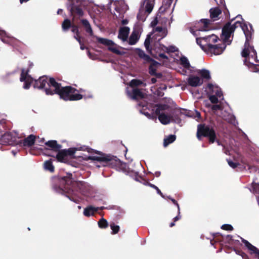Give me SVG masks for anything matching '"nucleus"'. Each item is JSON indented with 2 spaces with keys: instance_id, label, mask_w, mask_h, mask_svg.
Returning a JSON list of instances; mask_svg holds the SVG:
<instances>
[{
  "instance_id": "nucleus-42",
  "label": "nucleus",
  "mask_w": 259,
  "mask_h": 259,
  "mask_svg": "<svg viewBox=\"0 0 259 259\" xmlns=\"http://www.w3.org/2000/svg\"><path fill=\"white\" fill-rule=\"evenodd\" d=\"M154 0H148L146 2L145 6L146 11L148 13H150L153 8V2Z\"/></svg>"
},
{
  "instance_id": "nucleus-38",
  "label": "nucleus",
  "mask_w": 259,
  "mask_h": 259,
  "mask_svg": "<svg viewBox=\"0 0 259 259\" xmlns=\"http://www.w3.org/2000/svg\"><path fill=\"white\" fill-rule=\"evenodd\" d=\"M143 85L144 87L146 86V83H144L141 80L138 79H133L130 82V85L132 87H137Z\"/></svg>"
},
{
  "instance_id": "nucleus-47",
  "label": "nucleus",
  "mask_w": 259,
  "mask_h": 259,
  "mask_svg": "<svg viewBox=\"0 0 259 259\" xmlns=\"http://www.w3.org/2000/svg\"><path fill=\"white\" fill-rule=\"evenodd\" d=\"M221 229L227 231H232L233 230V227L230 224H224L222 226Z\"/></svg>"
},
{
  "instance_id": "nucleus-37",
  "label": "nucleus",
  "mask_w": 259,
  "mask_h": 259,
  "mask_svg": "<svg viewBox=\"0 0 259 259\" xmlns=\"http://www.w3.org/2000/svg\"><path fill=\"white\" fill-rule=\"evenodd\" d=\"M217 4L220 6H223V8H225V10H224V13L225 15H226V18H229L230 17V14L228 10L227 9V7L225 5V0H214Z\"/></svg>"
},
{
  "instance_id": "nucleus-25",
  "label": "nucleus",
  "mask_w": 259,
  "mask_h": 259,
  "mask_svg": "<svg viewBox=\"0 0 259 259\" xmlns=\"http://www.w3.org/2000/svg\"><path fill=\"white\" fill-rule=\"evenodd\" d=\"M45 145L50 148L54 152H57L62 147V145L58 144L56 140L48 141L45 143Z\"/></svg>"
},
{
  "instance_id": "nucleus-61",
  "label": "nucleus",
  "mask_w": 259,
  "mask_h": 259,
  "mask_svg": "<svg viewBox=\"0 0 259 259\" xmlns=\"http://www.w3.org/2000/svg\"><path fill=\"white\" fill-rule=\"evenodd\" d=\"M216 96L221 97L222 96H223V93L221 91H217V92L215 93Z\"/></svg>"
},
{
  "instance_id": "nucleus-50",
  "label": "nucleus",
  "mask_w": 259,
  "mask_h": 259,
  "mask_svg": "<svg viewBox=\"0 0 259 259\" xmlns=\"http://www.w3.org/2000/svg\"><path fill=\"white\" fill-rule=\"evenodd\" d=\"M228 163L230 167L233 168L237 167L239 165L238 163L234 162L230 160H228Z\"/></svg>"
},
{
  "instance_id": "nucleus-12",
  "label": "nucleus",
  "mask_w": 259,
  "mask_h": 259,
  "mask_svg": "<svg viewBox=\"0 0 259 259\" xmlns=\"http://www.w3.org/2000/svg\"><path fill=\"white\" fill-rule=\"evenodd\" d=\"M235 20L232 18L229 21L227 22L222 28V35L224 36V39L225 41H228L231 36L233 35L235 30L231 26V23Z\"/></svg>"
},
{
  "instance_id": "nucleus-60",
  "label": "nucleus",
  "mask_w": 259,
  "mask_h": 259,
  "mask_svg": "<svg viewBox=\"0 0 259 259\" xmlns=\"http://www.w3.org/2000/svg\"><path fill=\"white\" fill-rule=\"evenodd\" d=\"M157 22H158V21H157V19H156L155 20H154V21H153L151 22V26L153 27H155L157 25Z\"/></svg>"
},
{
  "instance_id": "nucleus-36",
  "label": "nucleus",
  "mask_w": 259,
  "mask_h": 259,
  "mask_svg": "<svg viewBox=\"0 0 259 259\" xmlns=\"http://www.w3.org/2000/svg\"><path fill=\"white\" fill-rule=\"evenodd\" d=\"M176 139V136L174 135H170L164 139L163 146L166 147L169 144L174 142Z\"/></svg>"
},
{
  "instance_id": "nucleus-33",
  "label": "nucleus",
  "mask_w": 259,
  "mask_h": 259,
  "mask_svg": "<svg viewBox=\"0 0 259 259\" xmlns=\"http://www.w3.org/2000/svg\"><path fill=\"white\" fill-rule=\"evenodd\" d=\"M153 33L150 32L148 35H147L146 38L145 40L144 46L147 50V51L151 53L152 48L150 47V40L151 39V36L152 35Z\"/></svg>"
},
{
  "instance_id": "nucleus-27",
  "label": "nucleus",
  "mask_w": 259,
  "mask_h": 259,
  "mask_svg": "<svg viewBox=\"0 0 259 259\" xmlns=\"http://www.w3.org/2000/svg\"><path fill=\"white\" fill-rule=\"evenodd\" d=\"M98 207H95L92 205L88 206L84 209L83 214L86 217L94 215L98 210Z\"/></svg>"
},
{
  "instance_id": "nucleus-44",
  "label": "nucleus",
  "mask_w": 259,
  "mask_h": 259,
  "mask_svg": "<svg viewBox=\"0 0 259 259\" xmlns=\"http://www.w3.org/2000/svg\"><path fill=\"white\" fill-rule=\"evenodd\" d=\"M110 226L112 230V234H116L119 232L120 227L118 225H115L114 223H111Z\"/></svg>"
},
{
  "instance_id": "nucleus-53",
  "label": "nucleus",
  "mask_w": 259,
  "mask_h": 259,
  "mask_svg": "<svg viewBox=\"0 0 259 259\" xmlns=\"http://www.w3.org/2000/svg\"><path fill=\"white\" fill-rule=\"evenodd\" d=\"M169 199H170V200L171 201V202L175 205H177V207H178V211H179L180 210V206H179V204H178V203L177 202V201L173 199V198H170L169 197H168Z\"/></svg>"
},
{
  "instance_id": "nucleus-35",
  "label": "nucleus",
  "mask_w": 259,
  "mask_h": 259,
  "mask_svg": "<svg viewBox=\"0 0 259 259\" xmlns=\"http://www.w3.org/2000/svg\"><path fill=\"white\" fill-rule=\"evenodd\" d=\"M173 0H163L162 5L159 9V10L163 12L166 11L170 8Z\"/></svg>"
},
{
  "instance_id": "nucleus-39",
  "label": "nucleus",
  "mask_w": 259,
  "mask_h": 259,
  "mask_svg": "<svg viewBox=\"0 0 259 259\" xmlns=\"http://www.w3.org/2000/svg\"><path fill=\"white\" fill-rule=\"evenodd\" d=\"M180 61L181 65H182L185 68L188 69L190 68L191 66L190 64L187 57L182 56L180 58Z\"/></svg>"
},
{
  "instance_id": "nucleus-46",
  "label": "nucleus",
  "mask_w": 259,
  "mask_h": 259,
  "mask_svg": "<svg viewBox=\"0 0 259 259\" xmlns=\"http://www.w3.org/2000/svg\"><path fill=\"white\" fill-rule=\"evenodd\" d=\"M71 28V31L75 33V35H77L78 34H79V27L77 25L74 23L72 24Z\"/></svg>"
},
{
  "instance_id": "nucleus-34",
  "label": "nucleus",
  "mask_w": 259,
  "mask_h": 259,
  "mask_svg": "<svg viewBox=\"0 0 259 259\" xmlns=\"http://www.w3.org/2000/svg\"><path fill=\"white\" fill-rule=\"evenodd\" d=\"M197 72L203 79L209 80L211 78L210 72L208 70L203 69L199 70Z\"/></svg>"
},
{
  "instance_id": "nucleus-6",
  "label": "nucleus",
  "mask_w": 259,
  "mask_h": 259,
  "mask_svg": "<svg viewBox=\"0 0 259 259\" xmlns=\"http://www.w3.org/2000/svg\"><path fill=\"white\" fill-rule=\"evenodd\" d=\"M245 42L244 44V48L243 49L241 52V55L243 57L245 58L248 60L247 58H248V60H249V54L253 53L255 59L256 60V62L257 63L259 61L257 59V53L256 51L254 50L253 46H251L250 45V41L252 39V35L250 34H247L246 37H245Z\"/></svg>"
},
{
  "instance_id": "nucleus-20",
  "label": "nucleus",
  "mask_w": 259,
  "mask_h": 259,
  "mask_svg": "<svg viewBox=\"0 0 259 259\" xmlns=\"http://www.w3.org/2000/svg\"><path fill=\"white\" fill-rule=\"evenodd\" d=\"M210 18L212 21L218 20L220 18V15L222 14V10L219 7L211 8L209 11Z\"/></svg>"
},
{
  "instance_id": "nucleus-31",
  "label": "nucleus",
  "mask_w": 259,
  "mask_h": 259,
  "mask_svg": "<svg viewBox=\"0 0 259 259\" xmlns=\"http://www.w3.org/2000/svg\"><path fill=\"white\" fill-rule=\"evenodd\" d=\"M139 37L138 36V33L135 31L132 32L130 35L128 39V44L130 45H134L137 43Z\"/></svg>"
},
{
  "instance_id": "nucleus-57",
  "label": "nucleus",
  "mask_w": 259,
  "mask_h": 259,
  "mask_svg": "<svg viewBox=\"0 0 259 259\" xmlns=\"http://www.w3.org/2000/svg\"><path fill=\"white\" fill-rule=\"evenodd\" d=\"M180 212L179 211H178V215L177 216H176V217H175L174 219V222L178 221V220H179L181 219V216L180 215Z\"/></svg>"
},
{
  "instance_id": "nucleus-14",
  "label": "nucleus",
  "mask_w": 259,
  "mask_h": 259,
  "mask_svg": "<svg viewBox=\"0 0 259 259\" xmlns=\"http://www.w3.org/2000/svg\"><path fill=\"white\" fill-rule=\"evenodd\" d=\"M201 39L203 40L206 43L205 46H204L205 49L207 48V46L208 44H212V43H215L216 42H217L218 40H220L219 37L214 34H211L206 36L205 37L197 38L196 42L198 45L200 46H201L200 44Z\"/></svg>"
},
{
  "instance_id": "nucleus-28",
  "label": "nucleus",
  "mask_w": 259,
  "mask_h": 259,
  "mask_svg": "<svg viewBox=\"0 0 259 259\" xmlns=\"http://www.w3.org/2000/svg\"><path fill=\"white\" fill-rule=\"evenodd\" d=\"M244 63L245 65L248 66L251 71L254 72H259V65L254 64L253 63L250 62L249 60H247L246 59H245L244 60Z\"/></svg>"
},
{
  "instance_id": "nucleus-62",
  "label": "nucleus",
  "mask_w": 259,
  "mask_h": 259,
  "mask_svg": "<svg viewBox=\"0 0 259 259\" xmlns=\"http://www.w3.org/2000/svg\"><path fill=\"white\" fill-rule=\"evenodd\" d=\"M234 250H235V251L236 253V254H238V255H240L241 254V253L242 252V251L241 250H239V249H235Z\"/></svg>"
},
{
  "instance_id": "nucleus-4",
  "label": "nucleus",
  "mask_w": 259,
  "mask_h": 259,
  "mask_svg": "<svg viewBox=\"0 0 259 259\" xmlns=\"http://www.w3.org/2000/svg\"><path fill=\"white\" fill-rule=\"evenodd\" d=\"M216 132L211 126L205 123L197 125L196 137L199 140L203 137L207 138L210 144H213L216 140Z\"/></svg>"
},
{
  "instance_id": "nucleus-59",
  "label": "nucleus",
  "mask_w": 259,
  "mask_h": 259,
  "mask_svg": "<svg viewBox=\"0 0 259 259\" xmlns=\"http://www.w3.org/2000/svg\"><path fill=\"white\" fill-rule=\"evenodd\" d=\"M240 255L241 256L243 259H248V255L243 251Z\"/></svg>"
},
{
  "instance_id": "nucleus-48",
  "label": "nucleus",
  "mask_w": 259,
  "mask_h": 259,
  "mask_svg": "<svg viewBox=\"0 0 259 259\" xmlns=\"http://www.w3.org/2000/svg\"><path fill=\"white\" fill-rule=\"evenodd\" d=\"M210 102L213 104H217L218 103L219 100L218 97L215 95H211L209 97Z\"/></svg>"
},
{
  "instance_id": "nucleus-17",
  "label": "nucleus",
  "mask_w": 259,
  "mask_h": 259,
  "mask_svg": "<svg viewBox=\"0 0 259 259\" xmlns=\"http://www.w3.org/2000/svg\"><path fill=\"white\" fill-rule=\"evenodd\" d=\"M128 96L133 100H139L144 98L145 95L141 90L136 88L132 90V93L128 92Z\"/></svg>"
},
{
  "instance_id": "nucleus-26",
  "label": "nucleus",
  "mask_w": 259,
  "mask_h": 259,
  "mask_svg": "<svg viewBox=\"0 0 259 259\" xmlns=\"http://www.w3.org/2000/svg\"><path fill=\"white\" fill-rule=\"evenodd\" d=\"M157 115L158 116V119L160 122L164 125L168 124L170 120L173 119V116L171 115H166L163 113L159 114Z\"/></svg>"
},
{
  "instance_id": "nucleus-9",
  "label": "nucleus",
  "mask_w": 259,
  "mask_h": 259,
  "mask_svg": "<svg viewBox=\"0 0 259 259\" xmlns=\"http://www.w3.org/2000/svg\"><path fill=\"white\" fill-rule=\"evenodd\" d=\"M226 45L224 42L218 45L208 44L206 48L201 46V48L208 53L213 54L214 55L221 54L225 50Z\"/></svg>"
},
{
  "instance_id": "nucleus-32",
  "label": "nucleus",
  "mask_w": 259,
  "mask_h": 259,
  "mask_svg": "<svg viewBox=\"0 0 259 259\" xmlns=\"http://www.w3.org/2000/svg\"><path fill=\"white\" fill-rule=\"evenodd\" d=\"M44 166L46 170H47L51 172H53L55 171V167L53 165V160L52 159L45 161Z\"/></svg>"
},
{
  "instance_id": "nucleus-29",
  "label": "nucleus",
  "mask_w": 259,
  "mask_h": 259,
  "mask_svg": "<svg viewBox=\"0 0 259 259\" xmlns=\"http://www.w3.org/2000/svg\"><path fill=\"white\" fill-rule=\"evenodd\" d=\"M154 107H156V108L155 110V114L156 115H158L159 114H161V111H165L168 110L170 108L169 106L167 104H156L154 105Z\"/></svg>"
},
{
  "instance_id": "nucleus-24",
  "label": "nucleus",
  "mask_w": 259,
  "mask_h": 259,
  "mask_svg": "<svg viewBox=\"0 0 259 259\" xmlns=\"http://www.w3.org/2000/svg\"><path fill=\"white\" fill-rule=\"evenodd\" d=\"M137 54L141 59L144 60V63H150L154 60L140 49H137Z\"/></svg>"
},
{
  "instance_id": "nucleus-64",
  "label": "nucleus",
  "mask_w": 259,
  "mask_h": 259,
  "mask_svg": "<svg viewBox=\"0 0 259 259\" xmlns=\"http://www.w3.org/2000/svg\"><path fill=\"white\" fill-rule=\"evenodd\" d=\"M161 175V173L160 171H156L154 174V175L155 176H156V177H158L160 176Z\"/></svg>"
},
{
  "instance_id": "nucleus-56",
  "label": "nucleus",
  "mask_w": 259,
  "mask_h": 259,
  "mask_svg": "<svg viewBox=\"0 0 259 259\" xmlns=\"http://www.w3.org/2000/svg\"><path fill=\"white\" fill-rule=\"evenodd\" d=\"M158 56L160 58L165 59H168V57L164 53H159Z\"/></svg>"
},
{
  "instance_id": "nucleus-16",
  "label": "nucleus",
  "mask_w": 259,
  "mask_h": 259,
  "mask_svg": "<svg viewBox=\"0 0 259 259\" xmlns=\"http://www.w3.org/2000/svg\"><path fill=\"white\" fill-rule=\"evenodd\" d=\"M3 140L6 143L10 145L18 144L16 138L10 132H7L3 136Z\"/></svg>"
},
{
  "instance_id": "nucleus-55",
  "label": "nucleus",
  "mask_w": 259,
  "mask_h": 259,
  "mask_svg": "<svg viewBox=\"0 0 259 259\" xmlns=\"http://www.w3.org/2000/svg\"><path fill=\"white\" fill-rule=\"evenodd\" d=\"M74 38L79 43V44H81V37L79 34H78L77 35H75L74 36Z\"/></svg>"
},
{
  "instance_id": "nucleus-3",
  "label": "nucleus",
  "mask_w": 259,
  "mask_h": 259,
  "mask_svg": "<svg viewBox=\"0 0 259 259\" xmlns=\"http://www.w3.org/2000/svg\"><path fill=\"white\" fill-rule=\"evenodd\" d=\"M74 181L72 175L67 173L64 177L56 176L52 178L53 189L57 192L61 194L69 193Z\"/></svg>"
},
{
  "instance_id": "nucleus-19",
  "label": "nucleus",
  "mask_w": 259,
  "mask_h": 259,
  "mask_svg": "<svg viewBox=\"0 0 259 259\" xmlns=\"http://www.w3.org/2000/svg\"><path fill=\"white\" fill-rule=\"evenodd\" d=\"M211 20L208 19H202L198 22L200 28L198 29L199 31H207L210 28Z\"/></svg>"
},
{
  "instance_id": "nucleus-63",
  "label": "nucleus",
  "mask_w": 259,
  "mask_h": 259,
  "mask_svg": "<svg viewBox=\"0 0 259 259\" xmlns=\"http://www.w3.org/2000/svg\"><path fill=\"white\" fill-rule=\"evenodd\" d=\"M207 87L210 90H211L213 89V85L211 83H208L207 85Z\"/></svg>"
},
{
  "instance_id": "nucleus-30",
  "label": "nucleus",
  "mask_w": 259,
  "mask_h": 259,
  "mask_svg": "<svg viewBox=\"0 0 259 259\" xmlns=\"http://www.w3.org/2000/svg\"><path fill=\"white\" fill-rule=\"evenodd\" d=\"M159 65L160 63L155 60L150 62V65L149 67V73L151 75L153 76V74H155V72H156V68Z\"/></svg>"
},
{
  "instance_id": "nucleus-49",
  "label": "nucleus",
  "mask_w": 259,
  "mask_h": 259,
  "mask_svg": "<svg viewBox=\"0 0 259 259\" xmlns=\"http://www.w3.org/2000/svg\"><path fill=\"white\" fill-rule=\"evenodd\" d=\"M211 110L214 112L218 110H222V107L221 105L219 104L213 105L211 107Z\"/></svg>"
},
{
  "instance_id": "nucleus-54",
  "label": "nucleus",
  "mask_w": 259,
  "mask_h": 259,
  "mask_svg": "<svg viewBox=\"0 0 259 259\" xmlns=\"http://www.w3.org/2000/svg\"><path fill=\"white\" fill-rule=\"evenodd\" d=\"M162 31V27L160 26H158L155 28H154L153 30V32H152L153 33L155 32H160Z\"/></svg>"
},
{
  "instance_id": "nucleus-40",
  "label": "nucleus",
  "mask_w": 259,
  "mask_h": 259,
  "mask_svg": "<svg viewBox=\"0 0 259 259\" xmlns=\"http://www.w3.org/2000/svg\"><path fill=\"white\" fill-rule=\"evenodd\" d=\"M72 25L71 21L68 19H65L62 24V28L64 31H67Z\"/></svg>"
},
{
  "instance_id": "nucleus-52",
  "label": "nucleus",
  "mask_w": 259,
  "mask_h": 259,
  "mask_svg": "<svg viewBox=\"0 0 259 259\" xmlns=\"http://www.w3.org/2000/svg\"><path fill=\"white\" fill-rule=\"evenodd\" d=\"M6 35V32L4 30H0V39L4 41L3 38Z\"/></svg>"
},
{
  "instance_id": "nucleus-58",
  "label": "nucleus",
  "mask_w": 259,
  "mask_h": 259,
  "mask_svg": "<svg viewBox=\"0 0 259 259\" xmlns=\"http://www.w3.org/2000/svg\"><path fill=\"white\" fill-rule=\"evenodd\" d=\"M153 76H156L157 78H161V77H162V73H160V72H158V73H157V72H155V74H153Z\"/></svg>"
},
{
  "instance_id": "nucleus-15",
  "label": "nucleus",
  "mask_w": 259,
  "mask_h": 259,
  "mask_svg": "<svg viewBox=\"0 0 259 259\" xmlns=\"http://www.w3.org/2000/svg\"><path fill=\"white\" fill-rule=\"evenodd\" d=\"M36 137L31 134L22 140L18 141V145L24 147H31L34 144Z\"/></svg>"
},
{
  "instance_id": "nucleus-23",
  "label": "nucleus",
  "mask_w": 259,
  "mask_h": 259,
  "mask_svg": "<svg viewBox=\"0 0 259 259\" xmlns=\"http://www.w3.org/2000/svg\"><path fill=\"white\" fill-rule=\"evenodd\" d=\"M79 20L80 21L81 24L84 27L85 32L88 33L90 36H93L94 32L89 21L85 19L82 18Z\"/></svg>"
},
{
  "instance_id": "nucleus-2",
  "label": "nucleus",
  "mask_w": 259,
  "mask_h": 259,
  "mask_svg": "<svg viewBox=\"0 0 259 259\" xmlns=\"http://www.w3.org/2000/svg\"><path fill=\"white\" fill-rule=\"evenodd\" d=\"M94 153L100 155V156H90V159L102 162L104 163V166H108L124 172H128L126 164L122 162L117 157L104 154L97 150H95Z\"/></svg>"
},
{
  "instance_id": "nucleus-13",
  "label": "nucleus",
  "mask_w": 259,
  "mask_h": 259,
  "mask_svg": "<svg viewBox=\"0 0 259 259\" xmlns=\"http://www.w3.org/2000/svg\"><path fill=\"white\" fill-rule=\"evenodd\" d=\"M249 25L250 29H249L248 26L245 22L242 23L240 21H237L233 25H231L232 27L235 30L237 27L240 26L242 28V30L243 31L245 37H246L247 34H250L251 35H252L254 31L251 24H249Z\"/></svg>"
},
{
  "instance_id": "nucleus-8",
  "label": "nucleus",
  "mask_w": 259,
  "mask_h": 259,
  "mask_svg": "<svg viewBox=\"0 0 259 259\" xmlns=\"http://www.w3.org/2000/svg\"><path fill=\"white\" fill-rule=\"evenodd\" d=\"M138 106L139 107H141V109H139L141 113L150 119L154 118V106L153 104L145 102H141L138 103Z\"/></svg>"
},
{
  "instance_id": "nucleus-11",
  "label": "nucleus",
  "mask_w": 259,
  "mask_h": 259,
  "mask_svg": "<svg viewBox=\"0 0 259 259\" xmlns=\"http://www.w3.org/2000/svg\"><path fill=\"white\" fill-rule=\"evenodd\" d=\"M29 71V69L25 70L24 68H22L20 77V80L21 82H24L23 88L26 90L30 88L33 81V78L28 74Z\"/></svg>"
},
{
  "instance_id": "nucleus-41",
  "label": "nucleus",
  "mask_w": 259,
  "mask_h": 259,
  "mask_svg": "<svg viewBox=\"0 0 259 259\" xmlns=\"http://www.w3.org/2000/svg\"><path fill=\"white\" fill-rule=\"evenodd\" d=\"M98 226L99 228L101 229H106L108 226V223L107 221L105 219L103 218H102L99 221H98Z\"/></svg>"
},
{
  "instance_id": "nucleus-18",
  "label": "nucleus",
  "mask_w": 259,
  "mask_h": 259,
  "mask_svg": "<svg viewBox=\"0 0 259 259\" xmlns=\"http://www.w3.org/2000/svg\"><path fill=\"white\" fill-rule=\"evenodd\" d=\"M189 85L193 87H196L202 84L203 80L197 76H190L188 79Z\"/></svg>"
},
{
  "instance_id": "nucleus-21",
  "label": "nucleus",
  "mask_w": 259,
  "mask_h": 259,
  "mask_svg": "<svg viewBox=\"0 0 259 259\" xmlns=\"http://www.w3.org/2000/svg\"><path fill=\"white\" fill-rule=\"evenodd\" d=\"M242 242L244 244L245 246L248 248V250L251 251V253H254L256 256L259 259V249L255 246L252 245L247 240L241 237Z\"/></svg>"
},
{
  "instance_id": "nucleus-7",
  "label": "nucleus",
  "mask_w": 259,
  "mask_h": 259,
  "mask_svg": "<svg viewBox=\"0 0 259 259\" xmlns=\"http://www.w3.org/2000/svg\"><path fill=\"white\" fill-rule=\"evenodd\" d=\"M55 158L57 160L60 162L66 163L68 161V157L69 156H72L75 152V149L73 148H68L65 149H61L57 151ZM49 156L55 157V156L50 154H47Z\"/></svg>"
},
{
  "instance_id": "nucleus-22",
  "label": "nucleus",
  "mask_w": 259,
  "mask_h": 259,
  "mask_svg": "<svg viewBox=\"0 0 259 259\" xmlns=\"http://www.w3.org/2000/svg\"><path fill=\"white\" fill-rule=\"evenodd\" d=\"M130 30V29L128 27H121L119 30L118 38L121 39L123 41H126L127 39Z\"/></svg>"
},
{
  "instance_id": "nucleus-51",
  "label": "nucleus",
  "mask_w": 259,
  "mask_h": 259,
  "mask_svg": "<svg viewBox=\"0 0 259 259\" xmlns=\"http://www.w3.org/2000/svg\"><path fill=\"white\" fill-rule=\"evenodd\" d=\"M149 185L151 187L155 189V190H156L158 194H160L162 197H163L162 193L157 186L151 183H150Z\"/></svg>"
},
{
  "instance_id": "nucleus-5",
  "label": "nucleus",
  "mask_w": 259,
  "mask_h": 259,
  "mask_svg": "<svg viewBox=\"0 0 259 259\" xmlns=\"http://www.w3.org/2000/svg\"><path fill=\"white\" fill-rule=\"evenodd\" d=\"M67 8L70 12V16L72 17L71 21L73 23L77 22L84 16V13L80 5H77L74 2H70L67 4Z\"/></svg>"
},
{
  "instance_id": "nucleus-45",
  "label": "nucleus",
  "mask_w": 259,
  "mask_h": 259,
  "mask_svg": "<svg viewBox=\"0 0 259 259\" xmlns=\"http://www.w3.org/2000/svg\"><path fill=\"white\" fill-rule=\"evenodd\" d=\"M223 241L226 243L231 244V242L233 241V237L231 235H227L226 236L221 235Z\"/></svg>"
},
{
  "instance_id": "nucleus-43",
  "label": "nucleus",
  "mask_w": 259,
  "mask_h": 259,
  "mask_svg": "<svg viewBox=\"0 0 259 259\" xmlns=\"http://www.w3.org/2000/svg\"><path fill=\"white\" fill-rule=\"evenodd\" d=\"M251 186L253 193L258 194L257 201L259 203V184L253 182Z\"/></svg>"
},
{
  "instance_id": "nucleus-1",
  "label": "nucleus",
  "mask_w": 259,
  "mask_h": 259,
  "mask_svg": "<svg viewBox=\"0 0 259 259\" xmlns=\"http://www.w3.org/2000/svg\"><path fill=\"white\" fill-rule=\"evenodd\" d=\"M33 87L44 89L47 95H58L60 99L65 101H78L83 98L82 95L76 93L78 92V90L71 86L62 87L53 77H50L48 80L46 76H41L35 80Z\"/></svg>"
},
{
  "instance_id": "nucleus-10",
  "label": "nucleus",
  "mask_w": 259,
  "mask_h": 259,
  "mask_svg": "<svg viewBox=\"0 0 259 259\" xmlns=\"http://www.w3.org/2000/svg\"><path fill=\"white\" fill-rule=\"evenodd\" d=\"M97 39L99 43L107 46L108 50L110 52L118 55H122L124 54V53L123 52L119 51L114 47L115 44L112 40L101 37H97Z\"/></svg>"
}]
</instances>
